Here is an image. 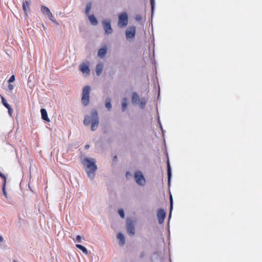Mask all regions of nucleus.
Wrapping results in <instances>:
<instances>
[{
	"mask_svg": "<svg viewBox=\"0 0 262 262\" xmlns=\"http://www.w3.org/2000/svg\"><path fill=\"white\" fill-rule=\"evenodd\" d=\"M81 162L88 177L91 180H93L97 169L96 160L92 158H84Z\"/></svg>",
	"mask_w": 262,
	"mask_h": 262,
	"instance_id": "f257e3e1",
	"label": "nucleus"
},
{
	"mask_svg": "<svg viewBox=\"0 0 262 262\" xmlns=\"http://www.w3.org/2000/svg\"><path fill=\"white\" fill-rule=\"evenodd\" d=\"M132 102L133 105H138L140 108L143 109L145 107L146 99L140 98L137 93H134L132 97Z\"/></svg>",
	"mask_w": 262,
	"mask_h": 262,
	"instance_id": "f03ea898",
	"label": "nucleus"
},
{
	"mask_svg": "<svg viewBox=\"0 0 262 262\" xmlns=\"http://www.w3.org/2000/svg\"><path fill=\"white\" fill-rule=\"evenodd\" d=\"M134 179L136 183L140 186H144L146 184V180L141 171H136L134 173Z\"/></svg>",
	"mask_w": 262,
	"mask_h": 262,
	"instance_id": "7ed1b4c3",
	"label": "nucleus"
},
{
	"mask_svg": "<svg viewBox=\"0 0 262 262\" xmlns=\"http://www.w3.org/2000/svg\"><path fill=\"white\" fill-rule=\"evenodd\" d=\"M90 91L91 88L89 86H85L83 88L81 102L85 106L89 103Z\"/></svg>",
	"mask_w": 262,
	"mask_h": 262,
	"instance_id": "20e7f679",
	"label": "nucleus"
},
{
	"mask_svg": "<svg viewBox=\"0 0 262 262\" xmlns=\"http://www.w3.org/2000/svg\"><path fill=\"white\" fill-rule=\"evenodd\" d=\"M128 22V17L126 12H124L119 14L118 25L120 28H125L126 27Z\"/></svg>",
	"mask_w": 262,
	"mask_h": 262,
	"instance_id": "39448f33",
	"label": "nucleus"
},
{
	"mask_svg": "<svg viewBox=\"0 0 262 262\" xmlns=\"http://www.w3.org/2000/svg\"><path fill=\"white\" fill-rule=\"evenodd\" d=\"M136 28L135 26H131L128 28L125 31V37L127 40L132 41L134 39L136 35Z\"/></svg>",
	"mask_w": 262,
	"mask_h": 262,
	"instance_id": "423d86ee",
	"label": "nucleus"
},
{
	"mask_svg": "<svg viewBox=\"0 0 262 262\" xmlns=\"http://www.w3.org/2000/svg\"><path fill=\"white\" fill-rule=\"evenodd\" d=\"M99 119L97 113L96 111H93L90 115L86 116L84 120L83 123L85 126H89L91 123L93 122V120Z\"/></svg>",
	"mask_w": 262,
	"mask_h": 262,
	"instance_id": "0eeeda50",
	"label": "nucleus"
},
{
	"mask_svg": "<svg viewBox=\"0 0 262 262\" xmlns=\"http://www.w3.org/2000/svg\"><path fill=\"white\" fill-rule=\"evenodd\" d=\"M40 11L44 15H47L52 22L55 23L56 24H58L54 18L52 13L48 7L45 6H42L41 7Z\"/></svg>",
	"mask_w": 262,
	"mask_h": 262,
	"instance_id": "6e6552de",
	"label": "nucleus"
},
{
	"mask_svg": "<svg viewBox=\"0 0 262 262\" xmlns=\"http://www.w3.org/2000/svg\"><path fill=\"white\" fill-rule=\"evenodd\" d=\"M105 33L107 35L112 34L113 30L111 27V22L108 20H103L102 22Z\"/></svg>",
	"mask_w": 262,
	"mask_h": 262,
	"instance_id": "1a4fd4ad",
	"label": "nucleus"
},
{
	"mask_svg": "<svg viewBox=\"0 0 262 262\" xmlns=\"http://www.w3.org/2000/svg\"><path fill=\"white\" fill-rule=\"evenodd\" d=\"M126 230L128 234L132 236H133L135 234V226L133 223L129 221H127Z\"/></svg>",
	"mask_w": 262,
	"mask_h": 262,
	"instance_id": "9d476101",
	"label": "nucleus"
},
{
	"mask_svg": "<svg viewBox=\"0 0 262 262\" xmlns=\"http://www.w3.org/2000/svg\"><path fill=\"white\" fill-rule=\"evenodd\" d=\"M165 215L166 212L163 209H160L158 210L157 218L159 224H161L163 223Z\"/></svg>",
	"mask_w": 262,
	"mask_h": 262,
	"instance_id": "9b49d317",
	"label": "nucleus"
},
{
	"mask_svg": "<svg viewBox=\"0 0 262 262\" xmlns=\"http://www.w3.org/2000/svg\"><path fill=\"white\" fill-rule=\"evenodd\" d=\"M80 70L85 76H88L90 74L89 66L86 63H82L79 66Z\"/></svg>",
	"mask_w": 262,
	"mask_h": 262,
	"instance_id": "f8f14e48",
	"label": "nucleus"
},
{
	"mask_svg": "<svg viewBox=\"0 0 262 262\" xmlns=\"http://www.w3.org/2000/svg\"><path fill=\"white\" fill-rule=\"evenodd\" d=\"M117 238L119 240V245L121 246H123L125 244V239L124 235L121 233H118L117 235Z\"/></svg>",
	"mask_w": 262,
	"mask_h": 262,
	"instance_id": "ddd939ff",
	"label": "nucleus"
},
{
	"mask_svg": "<svg viewBox=\"0 0 262 262\" xmlns=\"http://www.w3.org/2000/svg\"><path fill=\"white\" fill-rule=\"evenodd\" d=\"M30 3V1H24L23 3V9L26 15H27V13L29 11Z\"/></svg>",
	"mask_w": 262,
	"mask_h": 262,
	"instance_id": "4468645a",
	"label": "nucleus"
},
{
	"mask_svg": "<svg viewBox=\"0 0 262 262\" xmlns=\"http://www.w3.org/2000/svg\"><path fill=\"white\" fill-rule=\"evenodd\" d=\"M106 53H107V48H106V47L105 46V47H102L100 49H99V50L98 51V56L100 58H103L106 55Z\"/></svg>",
	"mask_w": 262,
	"mask_h": 262,
	"instance_id": "2eb2a0df",
	"label": "nucleus"
},
{
	"mask_svg": "<svg viewBox=\"0 0 262 262\" xmlns=\"http://www.w3.org/2000/svg\"><path fill=\"white\" fill-rule=\"evenodd\" d=\"M40 113L41 115V119L42 120H45L47 122L50 121V120L48 116L47 112L45 108H41L40 110Z\"/></svg>",
	"mask_w": 262,
	"mask_h": 262,
	"instance_id": "dca6fc26",
	"label": "nucleus"
},
{
	"mask_svg": "<svg viewBox=\"0 0 262 262\" xmlns=\"http://www.w3.org/2000/svg\"><path fill=\"white\" fill-rule=\"evenodd\" d=\"M88 16L89 20L92 25L96 26L98 24V21L94 15H89Z\"/></svg>",
	"mask_w": 262,
	"mask_h": 262,
	"instance_id": "f3484780",
	"label": "nucleus"
},
{
	"mask_svg": "<svg viewBox=\"0 0 262 262\" xmlns=\"http://www.w3.org/2000/svg\"><path fill=\"white\" fill-rule=\"evenodd\" d=\"M103 69V65L102 63H99L97 65L96 68V74L99 76L101 74Z\"/></svg>",
	"mask_w": 262,
	"mask_h": 262,
	"instance_id": "a211bd4d",
	"label": "nucleus"
},
{
	"mask_svg": "<svg viewBox=\"0 0 262 262\" xmlns=\"http://www.w3.org/2000/svg\"><path fill=\"white\" fill-rule=\"evenodd\" d=\"M91 129L92 131L95 130L99 124V119H95L93 120V122L91 123Z\"/></svg>",
	"mask_w": 262,
	"mask_h": 262,
	"instance_id": "6ab92c4d",
	"label": "nucleus"
},
{
	"mask_svg": "<svg viewBox=\"0 0 262 262\" xmlns=\"http://www.w3.org/2000/svg\"><path fill=\"white\" fill-rule=\"evenodd\" d=\"M127 106V101L126 98H124L122 101V111H125Z\"/></svg>",
	"mask_w": 262,
	"mask_h": 262,
	"instance_id": "aec40b11",
	"label": "nucleus"
},
{
	"mask_svg": "<svg viewBox=\"0 0 262 262\" xmlns=\"http://www.w3.org/2000/svg\"><path fill=\"white\" fill-rule=\"evenodd\" d=\"M167 174H168V182L169 183L171 177V172L170 166L169 162L168 161L167 162Z\"/></svg>",
	"mask_w": 262,
	"mask_h": 262,
	"instance_id": "412c9836",
	"label": "nucleus"
},
{
	"mask_svg": "<svg viewBox=\"0 0 262 262\" xmlns=\"http://www.w3.org/2000/svg\"><path fill=\"white\" fill-rule=\"evenodd\" d=\"M92 8V4L91 3L87 4L86 5L85 13L87 16L89 15L90 12Z\"/></svg>",
	"mask_w": 262,
	"mask_h": 262,
	"instance_id": "4be33fe9",
	"label": "nucleus"
},
{
	"mask_svg": "<svg viewBox=\"0 0 262 262\" xmlns=\"http://www.w3.org/2000/svg\"><path fill=\"white\" fill-rule=\"evenodd\" d=\"M76 247L81 250L84 254H87L88 253V251L87 249L83 246L77 244L76 245Z\"/></svg>",
	"mask_w": 262,
	"mask_h": 262,
	"instance_id": "5701e85b",
	"label": "nucleus"
},
{
	"mask_svg": "<svg viewBox=\"0 0 262 262\" xmlns=\"http://www.w3.org/2000/svg\"><path fill=\"white\" fill-rule=\"evenodd\" d=\"M105 105L108 111H110L111 110L112 104L111 102V100L110 99H107L106 100Z\"/></svg>",
	"mask_w": 262,
	"mask_h": 262,
	"instance_id": "b1692460",
	"label": "nucleus"
},
{
	"mask_svg": "<svg viewBox=\"0 0 262 262\" xmlns=\"http://www.w3.org/2000/svg\"><path fill=\"white\" fill-rule=\"evenodd\" d=\"M118 213L119 215V216L122 218L124 219L125 217V213L123 209H119L118 210Z\"/></svg>",
	"mask_w": 262,
	"mask_h": 262,
	"instance_id": "393cba45",
	"label": "nucleus"
},
{
	"mask_svg": "<svg viewBox=\"0 0 262 262\" xmlns=\"http://www.w3.org/2000/svg\"><path fill=\"white\" fill-rule=\"evenodd\" d=\"M1 99H2V103L7 108V107H8L9 106H10V105L7 103L6 100L5 99V98L2 96L1 97Z\"/></svg>",
	"mask_w": 262,
	"mask_h": 262,
	"instance_id": "a878e982",
	"label": "nucleus"
},
{
	"mask_svg": "<svg viewBox=\"0 0 262 262\" xmlns=\"http://www.w3.org/2000/svg\"><path fill=\"white\" fill-rule=\"evenodd\" d=\"M170 213L169 215V218H170L171 217V211L172 209V198L171 195H170Z\"/></svg>",
	"mask_w": 262,
	"mask_h": 262,
	"instance_id": "bb28decb",
	"label": "nucleus"
},
{
	"mask_svg": "<svg viewBox=\"0 0 262 262\" xmlns=\"http://www.w3.org/2000/svg\"><path fill=\"white\" fill-rule=\"evenodd\" d=\"M170 213L169 215V218H170L171 217V211L172 209V198L171 195H170Z\"/></svg>",
	"mask_w": 262,
	"mask_h": 262,
	"instance_id": "cd10ccee",
	"label": "nucleus"
},
{
	"mask_svg": "<svg viewBox=\"0 0 262 262\" xmlns=\"http://www.w3.org/2000/svg\"><path fill=\"white\" fill-rule=\"evenodd\" d=\"M150 3L151 6L152 14H153L154 9L155 6V0H150Z\"/></svg>",
	"mask_w": 262,
	"mask_h": 262,
	"instance_id": "c85d7f7f",
	"label": "nucleus"
},
{
	"mask_svg": "<svg viewBox=\"0 0 262 262\" xmlns=\"http://www.w3.org/2000/svg\"><path fill=\"white\" fill-rule=\"evenodd\" d=\"M8 110V113L10 116H12L13 113V109L10 106H9L8 107H7Z\"/></svg>",
	"mask_w": 262,
	"mask_h": 262,
	"instance_id": "c756f323",
	"label": "nucleus"
},
{
	"mask_svg": "<svg viewBox=\"0 0 262 262\" xmlns=\"http://www.w3.org/2000/svg\"><path fill=\"white\" fill-rule=\"evenodd\" d=\"M14 80H15V76H14V75H12L10 77V78H9V79L8 80V82L9 83H11V82H13Z\"/></svg>",
	"mask_w": 262,
	"mask_h": 262,
	"instance_id": "7c9ffc66",
	"label": "nucleus"
},
{
	"mask_svg": "<svg viewBox=\"0 0 262 262\" xmlns=\"http://www.w3.org/2000/svg\"><path fill=\"white\" fill-rule=\"evenodd\" d=\"M8 89L9 91L12 92L14 89V86L11 83H9Z\"/></svg>",
	"mask_w": 262,
	"mask_h": 262,
	"instance_id": "2f4dec72",
	"label": "nucleus"
},
{
	"mask_svg": "<svg viewBox=\"0 0 262 262\" xmlns=\"http://www.w3.org/2000/svg\"><path fill=\"white\" fill-rule=\"evenodd\" d=\"M3 193L4 195L6 198H7V192H6V188H5V187H3Z\"/></svg>",
	"mask_w": 262,
	"mask_h": 262,
	"instance_id": "473e14b6",
	"label": "nucleus"
},
{
	"mask_svg": "<svg viewBox=\"0 0 262 262\" xmlns=\"http://www.w3.org/2000/svg\"><path fill=\"white\" fill-rule=\"evenodd\" d=\"M4 179V182H3V187H5L6 188V178L5 176L4 178H3Z\"/></svg>",
	"mask_w": 262,
	"mask_h": 262,
	"instance_id": "72a5a7b5",
	"label": "nucleus"
},
{
	"mask_svg": "<svg viewBox=\"0 0 262 262\" xmlns=\"http://www.w3.org/2000/svg\"><path fill=\"white\" fill-rule=\"evenodd\" d=\"M76 239L78 242L80 243L81 241V237L80 235H77L76 236Z\"/></svg>",
	"mask_w": 262,
	"mask_h": 262,
	"instance_id": "f704fd0d",
	"label": "nucleus"
},
{
	"mask_svg": "<svg viewBox=\"0 0 262 262\" xmlns=\"http://www.w3.org/2000/svg\"><path fill=\"white\" fill-rule=\"evenodd\" d=\"M136 19L138 21H140L141 19V17L140 16H137L136 17Z\"/></svg>",
	"mask_w": 262,
	"mask_h": 262,
	"instance_id": "c9c22d12",
	"label": "nucleus"
},
{
	"mask_svg": "<svg viewBox=\"0 0 262 262\" xmlns=\"http://www.w3.org/2000/svg\"><path fill=\"white\" fill-rule=\"evenodd\" d=\"M158 123H159V125L160 126V127H161V129L162 130V124H161V123L160 122L159 117L158 118Z\"/></svg>",
	"mask_w": 262,
	"mask_h": 262,
	"instance_id": "e433bc0d",
	"label": "nucleus"
},
{
	"mask_svg": "<svg viewBox=\"0 0 262 262\" xmlns=\"http://www.w3.org/2000/svg\"><path fill=\"white\" fill-rule=\"evenodd\" d=\"M4 241L3 237L0 235V242H3Z\"/></svg>",
	"mask_w": 262,
	"mask_h": 262,
	"instance_id": "4c0bfd02",
	"label": "nucleus"
},
{
	"mask_svg": "<svg viewBox=\"0 0 262 262\" xmlns=\"http://www.w3.org/2000/svg\"><path fill=\"white\" fill-rule=\"evenodd\" d=\"M85 149H89L90 148V145H86L84 147Z\"/></svg>",
	"mask_w": 262,
	"mask_h": 262,
	"instance_id": "58836bf2",
	"label": "nucleus"
},
{
	"mask_svg": "<svg viewBox=\"0 0 262 262\" xmlns=\"http://www.w3.org/2000/svg\"><path fill=\"white\" fill-rule=\"evenodd\" d=\"M0 177H1L2 178L5 177V176L1 172H0Z\"/></svg>",
	"mask_w": 262,
	"mask_h": 262,
	"instance_id": "ea45409f",
	"label": "nucleus"
}]
</instances>
